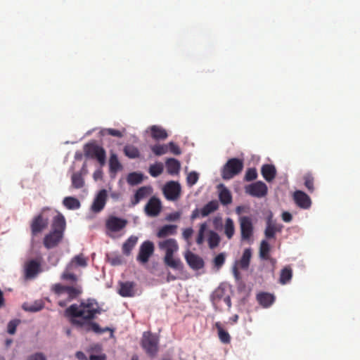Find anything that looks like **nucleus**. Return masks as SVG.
Instances as JSON below:
<instances>
[{
	"instance_id": "f257e3e1",
	"label": "nucleus",
	"mask_w": 360,
	"mask_h": 360,
	"mask_svg": "<svg viewBox=\"0 0 360 360\" xmlns=\"http://www.w3.org/2000/svg\"><path fill=\"white\" fill-rule=\"evenodd\" d=\"M101 314V309L94 300L88 299L82 302L79 305L73 304L65 310V315L70 317L71 323L79 328H84L86 332H94L102 334L106 331H112L110 328H101L100 326L93 322L96 314Z\"/></svg>"
},
{
	"instance_id": "f03ea898",
	"label": "nucleus",
	"mask_w": 360,
	"mask_h": 360,
	"mask_svg": "<svg viewBox=\"0 0 360 360\" xmlns=\"http://www.w3.org/2000/svg\"><path fill=\"white\" fill-rule=\"evenodd\" d=\"M65 219L61 213H58L53 217L51 231L46 234L43 240V244L47 249H52L61 242L65 229Z\"/></svg>"
},
{
	"instance_id": "7ed1b4c3",
	"label": "nucleus",
	"mask_w": 360,
	"mask_h": 360,
	"mask_svg": "<svg viewBox=\"0 0 360 360\" xmlns=\"http://www.w3.org/2000/svg\"><path fill=\"white\" fill-rule=\"evenodd\" d=\"M158 248L165 251L164 257L165 264L176 270L183 269L182 262L179 259L174 258V254L179 250V245L176 239L167 238L158 242Z\"/></svg>"
},
{
	"instance_id": "20e7f679",
	"label": "nucleus",
	"mask_w": 360,
	"mask_h": 360,
	"mask_svg": "<svg viewBox=\"0 0 360 360\" xmlns=\"http://www.w3.org/2000/svg\"><path fill=\"white\" fill-rule=\"evenodd\" d=\"M51 290L58 297L60 296L63 293L68 294V300L67 301H59V306L63 307L66 306L68 302H70L71 300L77 298L80 294L82 292V289L81 285L75 284L74 285H64L61 283H55L51 288Z\"/></svg>"
},
{
	"instance_id": "39448f33",
	"label": "nucleus",
	"mask_w": 360,
	"mask_h": 360,
	"mask_svg": "<svg viewBox=\"0 0 360 360\" xmlns=\"http://www.w3.org/2000/svg\"><path fill=\"white\" fill-rule=\"evenodd\" d=\"M243 169V162L238 158H231L224 165L221 169V177L224 180H229L239 174Z\"/></svg>"
},
{
	"instance_id": "423d86ee",
	"label": "nucleus",
	"mask_w": 360,
	"mask_h": 360,
	"mask_svg": "<svg viewBox=\"0 0 360 360\" xmlns=\"http://www.w3.org/2000/svg\"><path fill=\"white\" fill-rule=\"evenodd\" d=\"M159 339L158 336L150 331L144 332L141 341V345L146 353L151 356H156L158 352Z\"/></svg>"
},
{
	"instance_id": "0eeeda50",
	"label": "nucleus",
	"mask_w": 360,
	"mask_h": 360,
	"mask_svg": "<svg viewBox=\"0 0 360 360\" xmlns=\"http://www.w3.org/2000/svg\"><path fill=\"white\" fill-rule=\"evenodd\" d=\"M84 152L86 158L96 159L101 166L105 165L106 153L102 146L95 143H89L84 146Z\"/></svg>"
},
{
	"instance_id": "6e6552de",
	"label": "nucleus",
	"mask_w": 360,
	"mask_h": 360,
	"mask_svg": "<svg viewBox=\"0 0 360 360\" xmlns=\"http://www.w3.org/2000/svg\"><path fill=\"white\" fill-rule=\"evenodd\" d=\"M49 208H44L40 214L33 217L30 223V229L32 236L41 233L49 225V219L44 217V212Z\"/></svg>"
},
{
	"instance_id": "1a4fd4ad",
	"label": "nucleus",
	"mask_w": 360,
	"mask_h": 360,
	"mask_svg": "<svg viewBox=\"0 0 360 360\" xmlns=\"http://www.w3.org/2000/svg\"><path fill=\"white\" fill-rule=\"evenodd\" d=\"M155 247L153 242L146 240L139 247L136 260L141 264H146L148 262L150 257L154 252Z\"/></svg>"
},
{
	"instance_id": "9d476101",
	"label": "nucleus",
	"mask_w": 360,
	"mask_h": 360,
	"mask_svg": "<svg viewBox=\"0 0 360 360\" xmlns=\"http://www.w3.org/2000/svg\"><path fill=\"white\" fill-rule=\"evenodd\" d=\"M162 191L167 200L169 201H176L181 195V186L178 182L171 181L165 185Z\"/></svg>"
},
{
	"instance_id": "9b49d317",
	"label": "nucleus",
	"mask_w": 360,
	"mask_h": 360,
	"mask_svg": "<svg viewBox=\"0 0 360 360\" xmlns=\"http://www.w3.org/2000/svg\"><path fill=\"white\" fill-rule=\"evenodd\" d=\"M245 191L252 197L260 198L266 195L268 188L263 181H258L246 186Z\"/></svg>"
},
{
	"instance_id": "f8f14e48",
	"label": "nucleus",
	"mask_w": 360,
	"mask_h": 360,
	"mask_svg": "<svg viewBox=\"0 0 360 360\" xmlns=\"http://www.w3.org/2000/svg\"><path fill=\"white\" fill-rule=\"evenodd\" d=\"M127 220L115 216H110L105 221L108 231L117 233L124 229L127 225Z\"/></svg>"
},
{
	"instance_id": "ddd939ff",
	"label": "nucleus",
	"mask_w": 360,
	"mask_h": 360,
	"mask_svg": "<svg viewBox=\"0 0 360 360\" xmlns=\"http://www.w3.org/2000/svg\"><path fill=\"white\" fill-rule=\"evenodd\" d=\"M242 240H249L253 234V225L250 217H241L239 219Z\"/></svg>"
},
{
	"instance_id": "4468645a",
	"label": "nucleus",
	"mask_w": 360,
	"mask_h": 360,
	"mask_svg": "<svg viewBox=\"0 0 360 360\" xmlns=\"http://www.w3.org/2000/svg\"><path fill=\"white\" fill-rule=\"evenodd\" d=\"M145 212L149 217H157L161 212L162 203L160 200L155 197H151L145 205Z\"/></svg>"
},
{
	"instance_id": "2eb2a0df",
	"label": "nucleus",
	"mask_w": 360,
	"mask_h": 360,
	"mask_svg": "<svg viewBox=\"0 0 360 360\" xmlns=\"http://www.w3.org/2000/svg\"><path fill=\"white\" fill-rule=\"evenodd\" d=\"M41 271V263L37 259H30L25 264V277L27 279L35 278Z\"/></svg>"
},
{
	"instance_id": "dca6fc26",
	"label": "nucleus",
	"mask_w": 360,
	"mask_h": 360,
	"mask_svg": "<svg viewBox=\"0 0 360 360\" xmlns=\"http://www.w3.org/2000/svg\"><path fill=\"white\" fill-rule=\"evenodd\" d=\"M292 198L297 206L301 209L307 210L311 205L310 197L302 191H295Z\"/></svg>"
},
{
	"instance_id": "f3484780",
	"label": "nucleus",
	"mask_w": 360,
	"mask_h": 360,
	"mask_svg": "<svg viewBox=\"0 0 360 360\" xmlns=\"http://www.w3.org/2000/svg\"><path fill=\"white\" fill-rule=\"evenodd\" d=\"M107 191L105 189L101 190L95 197L91 205V209L92 212L98 213L104 208L107 201Z\"/></svg>"
},
{
	"instance_id": "a211bd4d",
	"label": "nucleus",
	"mask_w": 360,
	"mask_h": 360,
	"mask_svg": "<svg viewBox=\"0 0 360 360\" xmlns=\"http://www.w3.org/2000/svg\"><path fill=\"white\" fill-rule=\"evenodd\" d=\"M184 257L187 264L192 269L199 270L204 266V261L199 255L188 250Z\"/></svg>"
},
{
	"instance_id": "6ab92c4d",
	"label": "nucleus",
	"mask_w": 360,
	"mask_h": 360,
	"mask_svg": "<svg viewBox=\"0 0 360 360\" xmlns=\"http://www.w3.org/2000/svg\"><path fill=\"white\" fill-rule=\"evenodd\" d=\"M283 229L281 224H277L269 217L266 220V226L264 231L265 237L268 239L274 238L277 232H281Z\"/></svg>"
},
{
	"instance_id": "aec40b11",
	"label": "nucleus",
	"mask_w": 360,
	"mask_h": 360,
	"mask_svg": "<svg viewBox=\"0 0 360 360\" xmlns=\"http://www.w3.org/2000/svg\"><path fill=\"white\" fill-rule=\"evenodd\" d=\"M136 284L132 281L120 283L118 293L124 297H134L135 295Z\"/></svg>"
},
{
	"instance_id": "412c9836",
	"label": "nucleus",
	"mask_w": 360,
	"mask_h": 360,
	"mask_svg": "<svg viewBox=\"0 0 360 360\" xmlns=\"http://www.w3.org/2000/svg\"><path fill=\"white\" fill-rule=\"evenodd\" d=\"M261 173L266 181L271 182L275 179L277 172L274 165L265 164L261 168Z\"/></svg>"
},
{
	"instance_id": "4be33fe9",
	"label": "nucleus",
	"mask_w": 360,
	"mask_h": 360,
	"mask_svg": "<svg viewBox=\"0 0 360 360\" xmlns=\"http://www.w3.org/2000/svg\"><path fill=\"white\" fill-rule=\"evenodd\" d=\"M68 265L69 269L72 267L74 269H75L79 266L85 268L88 265V258L86 257L84 254L80 253L73 257Z\"/></svg>"
},
{
	"instance_id": "5701e85b",
	"label": "nucleus",
	"mask_w": 360,
	"mask_h": 360,
	"mask_svg": "<svg viewBox=\"0 0 360 360\" xmlns=\"http://www.w3.org/2000/svg\"><path fill=\"white\" fill-rule=\"evenodd\" d=\"M151 188L149 186H142L139 188L131 200L132 206L137 205L141 200L146 198L150 195Z\"/></svg>"
},
{
	"instance_id": "b1692460",
	"label": "nucleus",
	"mask_w": 360,
	"mask_h": 360,
	"mask_svg": "<svg viewBox=\"0 0 360 360\" xmlns=\"http://www.w3.org/2000/svg\"><path fill=\"white\" fill-rule=\"evenodd\" d=\"M177 226L174 224H166L161 226L157 232V237L164 238L176 233Z\"/></svg>"
},
{
	"instance_id": "393cba45",
	"label": "nucleus",
	"mask_w": 360,
	"mask_h": 360,
	"mask_svg": "<svg viewBox=\"0 0 360 360\" xmlns=\"http://www.w3.org/2000/svg\"><path fill=\"white\" fill-rule=\"evenodd\" d=\"M149 129L151 137L155 140H165L168 136L167 131L162 127L153 125Z\"/></svg>"
},
{
	"instance_id": "a878e982",
	"label": "nucleus",
	"mask_w": 360,
	"mask_h": 360,
	"mask_svg": "<svg viewBox=\"0 0 360 360\" xmlns=\"http://www.w3.org/2000/svg\"><path fill=\"white\" fill-rule=\"evenodd\" d=\"M138 242V237L131 236L122 245V251L126 256H129L132 250L136 246Z\"/></svg>"
},
{
	"instance_id": "bb28decb",
	"label": "nucleus",
	"mask_w": 360,
	"mask_h": 360,
	"mask_svg": "<svg viewBox=\"0 0 360 360\" xmlns=\"http://www.w3.org/2000/svg\"><path fill=\"white\" fill-rule=\"evenodd\" d=\"M214 328L217 330L219 340L224 344H229L231 342V336L229 333L225 330L220 322L214 323Z\"/></svg>"
},
{
	"instance_id": "cd10ccee",
	"label": "nucleus",
	"mask_w": 360,
	"mask_h": 360,
	"mask_svg": "<svg viewBox=\"0 0 360 360\" xmlns=\"http://www.w3.org/2000/svg\"><path fill=\"white\" fill-rule=\"evenodd\" d=\"M220 191L219 194V198L221 203L224 205H227L232 202V195L231 192L224 185H220Z\"/></svg>"
},
{
	"instance_id": "c85d7f7f",
	"label": "nucleus",
	"mask_w": 360,
	"mask_h": 360,
	"mask_svg": "<svg viewBox=\"0 0 360 360\" xmlns=\"http://www.w3.org/2000/svg\"><path fill=\"white\" fill-rule=\"evenodd\" d=\"M257 300L262 306L268 307L274 302V297L268 292H260L257 295Z\"/></svg>"
},
{
	"instance_id": "c756f323",
	"label": "nucleus",
	"mask_w": 360,
	"mask_h": 360,
	"mask_svg": "<svg viewBox=\"0 0 360 360\" xmlns=\"http://www.w3.org/2000/svg\"><path fill=\"white\" fill-rule=\"evenodd\" d=\"M166 167L167 172L169 174H177L179 172L181 165L179 160L174 158H169L166 161Z\"/></svg>"
},
{
	"instance_id": "7c9ffc66",
	"label": "nucleus",
	"mask_w": 360,
	"mask_h": 360,
	"mask_svg": "<svg viewBox=\"0 0 360 360\" xmlns=\"http://www.w3.org/2000/svg\"><path fill=\"white\" fill-rule=\"evenodd\" d=\"M219 207L218 202L216 200H212L207 203L201 210L200 214L202 217H207L210 214L216 211Z\"/></svg>"
},
{
	"instance_id": "2f4dec72",
	"label": "nucleus",
	"mask_w": 360,
	"mask_h": 360,
	"mask_svg": "<svg viewBox=\"0 0 360 360\" xmlns=\"http://www.w3.org/2000/svg\"><path fill=\"white\" fill-rule=\"evenodd\" d=\"M226 295L225 288L220 285L212 292L211 300L214 304H217Z\"/></svg>"
},
{
	"instance_id": "473e14b6",
	"label": "nucleus",
	"mask_w": 360,
	"mask_h": 360,
	"mask_svg": "<svg viewBox=\"0 0 360 360\" xmlns=\"http://www.w3.org/2000/svg\"><path fill=\"white\" fill-rule=\"evenodd\" d=\"M63 204L68 210H77L81 206L79 200L74 197H65Z\"/></svg>"
},
{
	"instance_id": "72a5a7b5",
	"label": "nucleus",
	"mask_w": 360,
	"mask_h": 360,
	"mask_svg": "<svg viewBox=\"0 0 360 360\" xmlns=\"http://www.w3.org/2000/svg\"><path fill=\"white\" fill-rule=\"evenodd\" d=\"M252 256V252L250 248H247L244 250L243 256L238 262L240 268L246 269L250 265V258Z\"/></svg>"
},
{
	"instance_id": "f704fd0d",
	"label": "nucleus",
	"mask_w": 360,
	"mask_h": 360,
	"mask_svg": "<svg viewBox=\"0 0 360 360\" xmlns=\"http://www.w3.org/2000/svg\"><path fill=\"white\" fill-rule=\"evenodd\" d=\"M270 245L269 243L263 240L260 243L259 257L261 259L268 260L269 259Z\"/></svg>"
},
{
	"instance_id": "c9c22d12",
	"label": "nucleus",
	"mask_w": 360,
	"mask_h": 360,
	"mask_svg": "<svg viewBox=\"0 0 360 360\" xmlns=\"http://www.w3.org/2000/svg\"><path fill=\"white\" fill-rule=\"evenodd\" d=\"M74 270L75 269L72 267L69 269L68 265L67 264L65 271L60 276V278L64 281H70L72 282L77 281L78 277L73 273Z\"/></svg>"
},
{
	"instance_id": "e433bc0d",
	"label": "nucleus",
	"mask_w": 360,
	"mask_h": 360,
	"mask_svg": "<svg viewBox=\"0 0 360 360\" xmlns=\"http://www.w3.org/2000/svg\"><path fill=\"white\" fill-rule=\"evenodd\" d=\"M127 181L131 186L138 185L143 181V174L137 172L129 173Z\"/></svg>"
},
{
	"instance_id": "4c0bfd02",
	"label": "nucleus",
	"mask_w": 360,
	"mask_h": 360,
	"mask_svg": "<svg viewBox=\"0 0 360 360\" xmlns=\"http://www.w3.org/2000/svg\"><path fill=\"white\" fill-rule=\"evenodd\" d=\"M220 242V237L217 233L214 231H210L207 243L208 245L211 249H214L217 247Z\"/></svg>"
},
{
	"instance_id": "58836bf2",
	"label": "nucleus",
	"mask_w": 360,
	"mask_h": 360,
	"mask_svg": "<svg viewBox=\"0 0 360 360\" xmlns=\"http://www.w3.org/2000/svg\"><path fill=\"white\" fill-rule=\"evenodd\" d=\"M234 233L235 226L233 221L231 218H227L224 225V234L229 239H231L233 236Z\"/></svg>"
},
{
	"instance_id": "ea45409f",
	"label": "nucleus",
	"mask_w": 360,
	"mask_h": 360,
	"mask_svg": "<svg viewBox=\"0 0 360 360\" xmlns=\"http://www.w3.org/2000/svg\"><path fill=\"white\" fill-rule=\"evenodd\" d=\"M292 276V269L289 266H286L281 271L279 281L281 284H286L289 282Z\"/></svg>"
},
{
	"instance_id": "a19ab883",
	"label": "nucleus",
	"mask_w": 360,
	"mask_h": 360,
	"mask_svg": "<svg viewBox=\"0 0 360 360\" xmlns=\"http://www.w3.org/2000/svg\"><path fill=\"white\" fill-rule=\"evenodd\" d=\"M44 307V303L42 300H36L32 304L23 306L25 310L30 312H37Z\"/></svg>"
},
{
	"instance_id": "79ce46f5",
	"label": "nucleus",
	"mask_w": 360,
	"mask_h": 360,
	"mask_svg": "<svg viewBox=\"0 0 360 360\" xmlns=\"http://www.w3.org/2000/svg\"><path fill=\"white\" fill-rule=\"evenodd\" d=\"M110 170L112 172H117L122 169V165L118 160L116 154H111L109 160Z\"/></svg>"
},
{
	"instance_id": "37998d69",
	"label": "nucleus",
	"mask_w": 360,
	"mask_h": 360,
	"mask_svg": "<svg viewBox=\"0 0 360 360\" xmlns=\"http://www.w3.org/2000/svg\"><path fill=\"white\" fill-rule=\"evenodd\" d=\"M163 169V165L161 162H157L150 166L148 172L153 177H157L162 173Z\"/></svg>"
},
{
	"instance_id": "c03bdc74",
	"label": "nucleus",
	"mask_w": 360,
	"mask_h": 360,
	"mask_svg": "<svg viewBox=\"0 0 360 360\" xmlns=\"http://www.w3.org/2000/svg\"><path fill=\"white\" fill-rule=\"evenodd\" d=\"M72 185L75 188H81L84 186V181L80 173H74L71 177Z\"/></svg>"
},
{
	"instance_id": "a18cd8bd",
	"label": "nucleus",
	"mask_w": 360,
	"mask_h": 360,
	"mask_svg": "<svg viewBox=\"0 0 360 360\" xmlns=\"http://www.w3.org/2000/svg\"><path fill=\"white\" fill-rule=\"evenodd\" d=\"M124 153L125 155L129 157V158H138L140 155L138 148L131 145H127L124 146Z\"/></svg>"
},
{
	"instance_id": "49530a36",
	"label": "nucleus",
	"mask_w": 360,
	"mask_h": 360,
	"mask_svg": "<svg viewBox=\"0 0 360 360\" xmlns=\"http://www.w3.org/2000/svg\"><path fill=\"white\" fill-rule=\"evenodd\" d=\"M150 149L152 152L158 156L162 155L167 153L168 151V146L167 145L163 144H155L154 146H152L150 147Z\"/></svg>"
},
{
	"instance_id": "de8ad7c7",
	"label": "nucleus",
	"mask_w": 360,
	"mask_h": 360,
	"mask_svg": "<svg viewBox=\"0 0 360 360\" xmlns=\"http://www.w3.org/2000/svg\"><path fill=\"white\" fill-rule=\"evenodd\" d=\"M257 172L255 167L249 168L245 172L244 180L245 181H252L255 180L257 178Z\"/></svg>"
},
{
	"instance_id": "09e8293b",
	"label": "nucleus",
	"mask_w": 360,
	"mask_h": 360,
	"mask_svg": "<svg viewBox=\"0 0 360 360\" xmlns=\"http://www.w3.org/2000/svg\"><path fill=\"white\" fill-rule=\"evenodd\" d=\"M207 224L202 223L200 225V228L198 230V236L196 238V243L198 245H202L204 242V235L205 232L207 229Z\"/></svg>"
},
{
	"instance_id": "8fccbe9b",
	"label": "nucleus",
	"mask_w": 360,
	"mask_h": 360,
	"mask_svg": "<svg viewBox=\"0 0 360 360\" xmlns=\"http://www.w3.org/2000/svg\"><path fill=\"white\" fill-rule=\"evenodd\" d=\"M304 186H306V188H307L309 192L313 193L314 191V177L310 174H307V175L304 176Z\"/></svg>"
},
{
	"instance_id": "3c124183",
	"label": "nucleus",
	"mask_w": 360,
	"mask_h": 360,
	"mask_svg": "<svg viewBox=\"0 0 360 360\" xmlns=\"http://www.w3.org/2000/svg\"><path fill=\"white\" fill-rule=\"evenodd\" d=\"M198 174L195 172H190L186 178L187 184L188 186H192L195 184L198 180Z\"/></svg>"
},
{
	"instance_id": "603ef678",
	"label": "nucleus",
	"mask_w": 360,
	"mask_h": 360,
	"mask_svg": "<svg viewBox=\"0 0 360 360\" xmlns=\"http://www.w3.org/2000/svg\"><path fill=\"white\" fill-rule=\"evenodd\" d=\"M19 323H20V321L18 319H14V320L11 321L8 323V329H7L8 333L11 335L14 334L15 333L16 328Z\"/></svg>"
},
{
	"instance_id": "864d4df0",
	"label": "nucleus",
	"mask_w": 360,
	"mask_h": 360,
	"mask_svg": "<svg viewBox=\"0 0 360 360\" xmlns=\"http://www.w3.org/2000/svg\"><path fill=\"white\" fill-rule=\"evenodd\" d=\"M224 262L225 256L223 253L217 255L214 259V266L217 268H220L224 264Z\"/></svg>"
},
{
	"instance_id": "5fc2aeb1",
	"label": "nucleus",
	"mask_w": 360,
	"mask_h": 360,
	"mask_svg": "<svg viewBox=\"0 0 360 360\" xmlns=\"http://www.w3.org/2000/svg\"><path fill=\"white\" fill-rule=\"evenodd\" d=\"M168 149H169L170 152L172 153L174 155H180L181 153V150L179 146H177L174 142H169L167 145Z\"/></svg>"
},
{
	"instance_id": "6e6d98bb",
	"label": "nucleus",
	"mask_w": 360,
	"mask_h": 360,
	"mask_svg": "<svg viewBox=\"0 0 360 360\" xmlns=\"http://www.w3.org/2000/svg\"><path fill=\"white\" fill-rule=\"evenodd\" d=\"M193 233V229L192 228H186L184 229L182 233V237L187 242L190 243V239Z\"/></svg>"
},
{
	"instance_id": "4d7b16f0",
	"label": "nucleus",
	"mask_w": 360,
	"mask_h": 360,
	"mask_svg": "<svg viewBox=\"0 0 360 360\" xmlns=\"http://www.w3.org/2000/svg\"><path fill=\"white\" fill-rule=\"evenodd\" d=\"M104 131L107 134L112 136H115V137L121 138L123 136L122 133L120 131H119L117 129H111V128L105 129H104Z\"/></svg>"
},
{
	"instance_id": "13d9d810",
	"label": "nucleus",
	"mask_w": 360,
	"mask_h": 360,
	"mask_svg": "<svg viewBox=\"0 0 360 360\" xmlns=\"http://www.w3.org/2000/svg\"><path fill=\"white\" fill-rule=\"evenodd\" d=\"M181 217V212H175L170 213L167 215L166 219L169 221H175L180 219Z\"/></svg>"
},
{
	"instance_id": "bf43d9fd",
	"label": "nucleus",
	"mask_w": 360,
	"mask_h": 360,
	"mask_svg": "<svg viewBox=\"0 0 360 360\" xmlns=\"http://www.w3.org/2000/svg\"><path fill=\"white\" fill-rule=\"evenodd\" d=\"M27 360H46V356L41 353H36L27 358Z\"/></svg>"
},
{
	"instance_id": "052dcab7",
	"label": "nucleus",
	"mask_w": 360,
	"mask_h": 360,
	"mask_svg": "<svg viewBox=\"0 0 360 360\" xmlns=\"http://www.w3.org/2000/svg\"><path fill=\"white\" fill-rule=\"evenodd\" d=\"M281 217L285 222H290L292 219V214L288 212H283Z\"/></svg>"
},
{
	"instance_id": "680f3d73",
	"label": "nucleus",
	"mask_w": 360,
	"mask_h": 360,
	"mask_svg": "<svg viewBox=\"0 0 360 360\" xmlns=\"http://www.w3.org/2000/svg\"><path fill=\"white\" fill-rule=\"evenodd\" d=\"M106 356L104 354L100 355L91 354L89 360H105Z\"/></svg>"
},
{
	"instance_id": "e2e57ef3",
	"label": "nucleus",
	"mask_w": 360,
	"mask_h": 360,
	"mask_svg": "<svg viewBox=\"0 0 360 360\" xmlns=\"http://www.w3.org/2000/svg\"><path fill=\"white\" fill-rule=\"evenodd\" d=\"M200 214V210L198 208L195 209L192 212V214L191 215V219L194 220V219H197L198 217H199Z\"/></svg>"
},
{
	"instance_id": "0e129e2a",
	"label": "nucleus",
	"mask_w": 360,
	"mask_h": 360,
	"mask_svg": "<svg viewBox=\"0 0 360 360\" xmlns=\"http://www.w3.org/2000/svg\"><path fill=\"white\" fill-rule=\"evenodd\" d=\"M75 355L79 360H84L86 359L85 354L81 351L77 352Z\"/></svg>"
},
{
	"instance_id": "69168bd1",
	"label": "nucleus",
	"mask_w": 360,
	"mask_h": 360,
	"mask_svg": "<svg viewBox=\"0 0 360 360\" xmlns=\"http://www.w3.org/2000/svg\"><path fill=\"white\" fill-rule=\"evenodd\" d=\"M91 351L94 352H100L102 349L101 346L100 345H95L91 348Z\"/></svg>"
},
{
	"instance_id": "338daca9",
	"label": "nucleus",
	"mask_w": 360,
	"mask_h": 360,
	"mask_svg": "<svg viewBox=\"0 0 360 360\" xmlns=\"http://www.w3.org/2000/svg\"><path fill=\"white\" fill-rule=\"evenodd\" d=\"M223 300L226 303V304L228 306V307L230 308L231 307V298H230L229 295H226L223 299Z\"/></svg>"
},
{
	"instance_id": "774afa93",
	"label": "nucleus",
	"mask_w": 360,
	"mask_h": 360,
	"mask_svg": "<svg viewBox=\"0 0 360 360\" xmlns=\"http://www.w3.org/2000/svg\"><path fill=\"white\" fill-rule=\"evenodd\" d=\"M4 293L2 290L0 289V308H1L4 305Z\"/></svg>"
}]
</instances>
